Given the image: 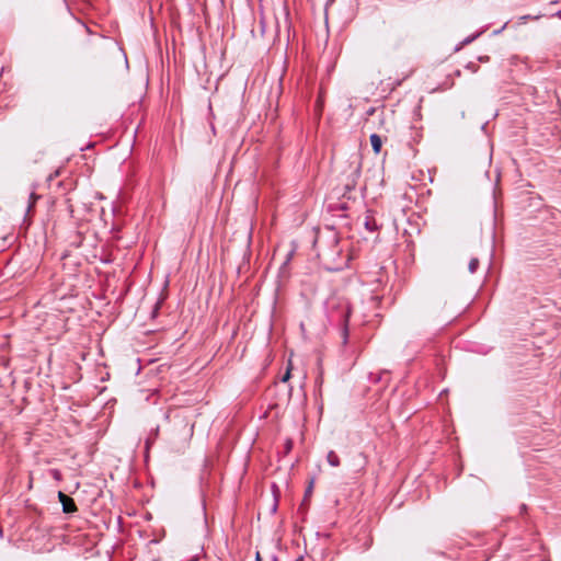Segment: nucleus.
<instances>
[{
    "label": "nucleus",
    "mask_w": 561,
    "mask_h": 561,
    "mask_svg": "<svg viewBox=\"0 0 561 561\" xmlns=\"http://www.w3.org/2000/svg\"><path fill=\"white\" fill-rule=\"evenodd\" d=\"M482 32H478L476 34H472L468 37H466L461 43H460V46H463V45H468L470 43H472L476 38H478L480 35H481Z\"/></svg>",
    "instance_id": "f8f14e48"
},
{
    "label": "nucleus",
    "mask_w": 561,
    "mask_h": 561,
    "mask_svg": "<svg viewBox=\"0 0 561 561\" xmlns=\"http://www.w3.org/2000/svg\"><path fill=\"white\" fill-rule=\"evenodd\" d=\"M327 461L332 467H339L340 466V458H339V456L333 450H330L328 453Z\"/></svg>",
    "instance_id": "423d86ee"
},
{
    "label": "nucleus",
    "mask_w": 561,
    "mask_h": 561,
    "mask_svg": "<svg viewBox=\"0 0 561 561\" xmlns=\"http://www.w3.org/2000/svg\"><path fill=\"white\" fill-rule=\"evenodd\" d=\"M39 198L38 195H36L34 192H32L30 194V201H28V205H27V208H26V215L31 211V209L34 207L36 201Z\"/></svg>",
    "instance_id": "9d476101"
},
{
    "label": "nucleus",
    "mask_w": 561,
    "mask_h": 561,
    "mask_svg": "<svg viewBox=\"0 0 561 561\" xmlns=\"http://www.w3.org/2000/svg\"><path fill=\"white\" fill-rule=\"evenodd\" d=\"M2 538H3V529H2V527L0 526V539H2Z\"/></svg>",
    "instance_id": "b1692460"
},
{
    "label": "nucleus",
    "mask_w": 561,
    "mask_h": 561,
    "mask_svg": "<svg viewBox=\"0 0 561 561\" xmlns=\"http://www.w3.org/2000/svg\"><path fill=\"white\" fill-rule=\"evenodd\" d=\"M479 60L480 61H486V60H489V57H480Z\"/></svg>",
    "instance_id": "5701e85b"
},
{
    "label": "nucleus",
    "mask_w": 561,
    "mask_h": 561,
    "mask_svg": "<svg viewBox=\"0 0 561 561\" xmlns=\"http://www.w3.org/2000/svg\"><path fill=\"white\" fill-rule=\"evenodd\" d=\"M48 474L57 482L61 481L62 474L59 469L51 468L48 470Z\"/></svg>",
    "instance_id": "1a4fd4ad"
},
{
    "label": "nucleus",
    "mask_w": 561,
    "mask_h": 561,
    "mask_svg": "<svg viewBox=\"0 0 561 561\" xmlns=\"http://www.w3.org/2000/svg\"><path fill=\"white\" fill-rule=\"evenodd\" d=\"M486 126H488V123L482 124V126H481V130H482V131H485V130H486Z\"/></svg>",
    "instance_id": "4be33fe9"
},
{
    "label": "nucleus",
    "mask_w": 561,
    "mask_h": 561,
    "mask_svg": "<svg viewBox=\"0 0 561 561\" xmlns=\"http://www.w3.org/2000/svg\"><path fill=\"white\" fill-rule=\"evenodd\" d=\"M526 510V505L525 504H522L520 505V512L525 511Z\"/></svg>",
    "instance_id": "393cba45"
},
{
    "label": "nucleus",
    "mask_w": 561,
    "mask_h": 561,
    "mask_svg": "<svg viewBox=\"0 0 561 561\" xmlns=\"http://www.w3.org/2000/svg\"><path fill=\"white\" fill-rule=\"evenodd\" d=\"M276 510H277V500L275 499L273 506H272V512L274 513V512H276Z\"/></svg>",
    "instance_id": "aec40b11"
},
{
    "label": "nucleus",
    "mask_w": 561,
    "mask_h": 561,
    "mask_svg": "<svg viewBox=\"0 0 561 561\" xmlns=\"http://www.w3.org/2000/svg\"><path fill=\"white\" fill-rule=\"evenodd\" d=\"M507 23H505L500 30H496L493 32L494 35H497L500 34L505 27H506Z\"/></svg>",
    "instance_id": "6ab92c4d"
},
{
    "label": "nucleus",
    "mask_w": 561,
    "mask_h": 561,
    "mask_svg": "<svg viewBox=\"0 0 561 561\" xmlns=\"http://www.w3.org/2000/svg\"><path fill=\"white\" fill-rule=\"evenodd\" d=\"M58 500L61 503L62 512L65 514H73L78 511L75 500L65 494L62 491L58 492Z\"/></svg>",
    "instance_id": "7ed1b4c3"
},
{
    "label": "nucleus",
    "mask_w": 561,
    "mask_h": 561,
    "mask_svg": "<svg viewBox=\"0 0 561 561\" xmlns=\"http://www.w3.org/2000/svg\"><path fill=\"white\" fill-rule=\"evenodd\" d=\"M290 378V367L287 368L286 373L284 374V376L282 377V382H286L288 381Z\"/></svg>",
    "instance_id": "2eb2a0df"
},
{
    "label": "nucleus",
    "mask_w": 561,
    "mask_h": 561,
    "mask_svg": "<svg viewBox=\"0 0 561 561\" xmlns=\"http://www.w3.org/2000/svg\"><path fill=\"white\" fill-rule=\"evenodd\" d=\"M551 16H557V18L561 19V9L559 11H557L556 13H553Z\"/></svg>",
    "instance_id": "412c9836"
},
{
    "label": "nucleus",
    "mask_w": 561,
    "mask_h": 561,
    "mask_svg": "<svg viewBox=\"0 0 561 561\" xmlns=\"http://www.w3.org/2000/svg\"><path fill=\"white\" fill-rule=\"evenodd\" d=\"M260 560H261V558H260V553L257 552V553H256V561H260Z\"/></svg>",
    "instance_id": "a878e982"
},
{
    "label": "nucleus",
    "mask_w": 561,
    "mask_h": 561,
    "mask_svg": "<svg viewBox=\"0 0 561 561\" xmlns=\"http://www.w3.org/2000/svg\"><path fill=\"white\" fill-rule=\"evenodd\" d=\"M360 162L352 161L348 164V173L344 181L345 193L353 191L360 178Z\"/></svg>",
    "instance_id": "f03ea898"
},
{
    "label": "nucleus",
    "mask_w": 561,
    "mask_h": 561,
    "mask_svg": "<svg viewBox=\"0 0 561 561\" xmlns=\"http://www.w3.org/2000/svg\"><path fill=\"white\" fill-rule=\"evenodd\" d=\"M323 308L330 324L341 328L342 344L345 346L350 339L351 307L348 301L342 296L332 294L324 301Z\"/></svg>",
    "instance_id": "f257e3e1"
},
{
    "label": "nucleus",
    "mask_w": 561,
    "mask_h": 561,
    "mask_svg": "<svg viewBox=\"0 0 561 561\" xmlns=\"http://www.w3.org/2000/svg\"><path fill=\"white\" fill-rule=\"evenodd\" d=\"M369 139H370V145H371L373 151L375 153H379L381 150V146H382L380 136L377 134H371Z\"/></svg>",
    "instance_id": "39448f33"
},
{
    "label": "nucleus",
    "mask_w": 561,
    "mask_h": 561,
    "mask_svg": "<svg viewBox=\"0 0 561 561\" xmlns=\"http://www.w3.org/2000/svg\"><path fill=\"white\" fill-rule=\"evenodd\" d=\"M479 267V260L477 257H472L469 262L468 270L471 274L476 273Z\"/></svg>",
    "instance_id": "9b49d317"
},
{
    "label": "nucleus",
    "mask_w": 561,
    "mask_h": 561,
    "mask_svg": "<svg viewBox=\"0 0 561 561\" xmlns=\"http://www.w3.org/2000/svg\"><path fill=\"white\" fill-rule=\"evenodd\" d=\"M294 253H295V250H290L287 254H286V257L284 260V262H287V263H290L293 256H294Z\"/></svg>",
    "instance_id": "dca6fc26"
},
{
    "label": "nucleus",
    "mask_w": 561,
    "mask_h": 561,
    "mask_svg": "<svg viewBox=\"0 0 561 561\" xmlns=\"http://www.w3.org/2000/svg\"><path fill=\"white\" fill-rule=\"evenodd\" d=\"M199 558H201V553H197L191 558H185V559H182L180 561H199Z\"/></svg>",
    "instance_id": "f3484780"
},
{
    "label": "nucleus",
    "mask_w": 561,
    "mask_h": 561,
    "mask_svg": "<svg viewBox=\"0 0 561 561\" xmlns=\"http://www.w3.org/2000/svg\"><path fill=\"white\" fill-rule=\"evenodd\" d=\"M541 16H542V14H537V15L526 14V15H523L519 18V21H520L519 23H525L528 20H539Z\"/></svg>",
    "instance_id": "ddd939ff"
},
{
    "label": "nucleus",
    "mask_w": 561,
    "mask_h": 561,
    "mask_svg": "<svg viewBox=\"0 0 561 561\" xmlns=\"http://www.w3.org/2000/svg\"><path fill=\"white\" fill-rule=\"evenodd\" d=\"M278 274L280 277H285V278L288 277L289 276V263L283 262L279 267Z\"/></svg>",
    "instance_id": "6e6552de"
},
{
    "label": "nucleus",
    "mask_w": 561,
    "mask_h": 561,
    "mask_svg": "<svg viewBox=\"0 0 561 561\" xmlns=\"http://www.w3.org/2000/svg\"><path fill=\"white\" fill-rule=\"evenodd\" d=\"M293 447V442L291 439H287L286 444H285V448L287 451H289Z\"/></svg>",
    "instance_id": "a211bd4d"
},
{
    "label": "nucleus",
    "mask_w": 561,
    "mask_h": 561,
    "mask_svg": "<svg viewBox=\"0 0 561 561\" xmlns=\"http://www.w3.org/2000/svg\"><path fill=\"white\" fill-rule=\"evenodd\" d=\"M385 375H388L387 371H381V373H370L369 376H368V379L369 381L374 382V383H377V382H380L383 380V376Z\"/></svg>",
    "instance_id": "0eeeda50"
},
{
    "label": "nucleus",
    "mask_w": 561,
    "mask_h": 561,
    "mask_svg": "<svg viewBox=\"0 0 561 561\" xmlns=\"http://www.w3.org/2000/svg\"><path fill=\"white\" fill-rule=\"evenodd\" d=\"M364 226L370 232H376L379 230V226H378L376 219L370 215H367L365 217Z\"/></svg>",
    "instance_id": "20e7f679"
},
{
    "label": "nucleus",
    "mask_w": 561,
    "mask_h": 561,
    "mask_svg": "<svg viewBox=\"0 0 561 561\" xmlns=\"http://www.w3.org/2000/svg\"><path fill=\"white\" fill-rule=\"evenodd\" d=\"M313 490V480L310 481L309 485L305 490V501L311 495Z\"/></svg>",
    "instance_id": "4468645a"
}]
</instances>
